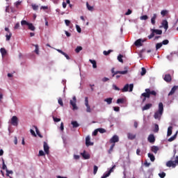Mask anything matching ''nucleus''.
Returning <instances> with one entry per match:
<instances>
[{"instance_id":"a19ab883","label":"nucleus","mask_w":178,"mask_h":178,"mask_svg":"<svg viewBox=\"0 0 178 178\" xmlns=\"http://www.w3.org/2000/svg\"><path fill=\"white\" fill-rule=\"evenodd\" d=\"M99 131V133H101L102 134H104V133H106V130L104 128H99L97 129Z\"/></svg>"},{"instance_id":"9d476101","label":"nucleus","mask_w":178,"mask_h":178,"mask_svg":"<svg viewBox=\"0 0 178 178\" xmlns=\"http://www.w3.org/2000/svg\"><path fill=\"white\" fill-rule=\"evenodd\" d=\"M143 97L145 98H149V88L145 89V92L142 93L140 98H143Z\"/></svg>"},{"instance_id":"13d9d810","label":"nucleus","mask_w":178,"mask_h":178,"mask_svg":"<svg viewBox=\"0 0 178 178\" xmlns=\"http://www.w3.org/2000/svg\"><path fill=\"white\" fill-rule=\"evenodd\" d=\"M161 44H163V45H168V44H169V40H163V42H161Z\"/></svg>"},{"instance_id":"412c9836","label":"nucleus","mask_w":178,"mask_h":178,"mask_svg":"<svg viewBox=\"0 0 178 178\" xmlns=\"http://www.w3.org/2000/svg\"><path fill=\"white\" fill-rule=\"evenodd\" d=\"M172 131H173V127L170 126L168 128L167 137H170V136H172Z\"/></svg>"},{"instance_id":"1a4fd4ad","label":"nucleus","mask_w":178,"mask_h":178,"mask_svg":"<svg viewBox=\"0 0 178 178\" xmlns=\"http://www.w3.org/2000/svg\"><path fill=\"white\" fill-rule=\"evenodd\" d=\"M167 168H176V163L173 161H168L166 163Z\"/></svg>"},{"instance_id":"49530a36","label":"nucleus","mask_w":178,"mask_h":178,"mask_svg":"<svg viewBox=\"0 0 178 178\" xmlns=\"http://www.w3.org/2000/svg\"><path fill=\"white\" fill-rule=\"evenodd\" d=\"M113 148H115V143H113L108 150V154H111L112 151H113Z\"/></svg>"},{"instance_id":"473e14b6","label":"nucleus","mask_w":178,"mask_h":178,"mask_svg":"<svg viewBox=\"0 0 178 178\" xmlns=\"http://www.w3.org/2000/svg\"><path fill=\"white\" fill-rule=\"evenodd\" d=\"M86 8L88 10H90V12H92V10H94V7L90 6V4L88 3V2L86 3Z\"/></svg>"},{"instance_id":"cd10ccee","label":"nucleus","mask_w":178,"mask_h":178,"mask_svg":"<svg viewBox=\"0 0 178 178\" xmlns=\"http://www.w3.org/2000/svg\"><path fill=\"white\" fill-rule=\"evenodd\" d=\"M28 29L31 31H34V30H35V26H34L32 23H29L28 24Z\"/></svg>"},{"instance_id":"de8ad7c7","label":"nucleus","mask_w":178,"mask_h":178,"mask_svg":"<svg viewBox=\"0 0 178 178\" xmlns=\"http://www.w3.org/2000/svg\"><path fill=\"white\" fill-rule=\"evenodd\" d=\"M145 73H147V70L145 67H142V71L140 72L141 76H145Z\"/></svg>"},{"instance_id":"ddd939ff","label":"nucleus","mask_w":178,"mask_h":178,"mask_svg":"<svg viewBox=\"0 0 178 178\" xmlns=\"http://www.w3.org/2000/svg\"><path fill=\"white\" fill-rule=\"evenodd\" d=\"M147 141H149V143H151L152 144H154V143H155V136H154V134L149 135L147 138Z\"/></svg>"},{"instance_id":"20e7f679","label":"nucleus","mask_w":178,"mask_h":178,"mask_svg":"<svg viewBox=\"0 0 178 178\" xmlns=\"http://www.w3.org/2000/svg\"><path fill=\"white\" fill-rule=\"evenodd\" d=\"M133 88H134V85L133 83H131L129 85V83H127L122 89V92H127V91H129V92H131V91H133Z\"/></svg>"},{"instance_id":"2eb2a0df","label":"nucleus","mask_w":178,"mask_h":178,"mask_svg":"<svg viewBox=\"0 0 178 178\" xmlns=\"http://www.w3.org/2000/svg\"><path fill=\"white\" fill-rule=\"evenodd\" d=\"M81 155L83 158V159H90V154L87 153L86 150H84L83 152L81 153Z\"/></svg>"},{"instance_id":"f03ea898","label":"nucleus","mask_w":178,"mask_h":178,"mask_svg":"<svg viewBox=\"0 0 178 178\" xmlns=\"http://www.w3.org/2000/svg\"><path fill=\"white\" fill-rule=\"evenodd\" d=\"M152 33L147 36V38H149V40H152V38H154V37H155V34H157L158 35H161L162 34V30L161 29H150Z\"/></svg>"},{"instance_id":"6e6d98bb","label":"nucleus","mask_w":178,"mask_h":178,"mask_svg":"<svg viewBox=\"0 0 178 178\" xmlns=\"http://www.w3.org/2000/svg\"><path fill=\"white\" fill-rule=\"evenodd\" d=\"M109 176H111V175L108 172H106V173H104L101 178H106V177H109Z\"/></svg>"},{"instance_id":"393cba45","label":"nucleus","mask_w":178,"mask_h":178,"mask_svg":"<svg viewBox=\"0 0 178 178\" xmlns=\"http://www.w3.org/2000/svg\"><path fill=\"white\" fill-rule=\"evenodd\" d=\"M156 17H157L156 14H154L151 19V23H152V24H153V26H154V24L156 23L155 20H156Z\"/></svg>"},{"instance_id":"39448f33","label":"nucleus","mask_w":178,"mask_h":178,"mask_svg":"<svg viewBox=\"0 0 178 178\" xmlns=\"http://www.w3.org/2000/svg\"><path fill=\"white\" fill-rule=\"evenodd\" d=\"M77 99L76 98V96H74L72 97V99L70 101V105L72 106V111H77L79 109V107H77Z\"/></svg>"},{"instance_id":"680f3d73","label":"nucleus","mask_w":178,"mask_h":178,"mask_svg":"<svg viewBox=\"0 0 178 178\" xmlns=\"http://www.w3.org/2000/svg\"><path fill=\"white\" fill-rule=\"evenodd\" d=\"M76 29L79 33H81V28H80V26L76 25Z\"/></svg>"},{"instance_id":"864d4df0","label":"nucleus","mask_w":178,"mask_h":178,"mask_svg":"<svg viewBox=\"0 0 178 178\" xmlns=\"http://www.w3.org/2000/svg\"><path fill=\"white\" fill-rule=\"evenodd\" d=\"M113 90H115V91H120V88H119V87H118L116 85L113 84Z\"/></svg>"},{"instance_id":"7ed1b4c3","label":"nucleus","mask_w":178,"mask_h":178,"mask_svg":"<svg viewBox=\"0 0 178 178\" xmlns=\"http://www.w3.org/2000/svg\"><path fill=\"white\" fill-rule=\"evenodd\" d=\"M129 72V67H124V71H116L115 72V68L111 69V73H113L112 77H115L116 74H127Z\"/></svg>"},{"instance_id":"7c9ffc66","label":"nucleus","mask_w":178,"mask_h":178,"mask_svg":"<svg viewBox=\"0 0 178 178\" xmlns=\"http://www.w3.org/2000/svg\"><path fill=\"white\" fill-rule=\"evenodd\" d=\"M176 137H177V132L168 139L169 143H172V141H175V140H176Z\"/></svg>"},{"instance_id":"6ab92c4d","label":"nucleus","mask_w":178,"mask_h":178,"mask_svg":"<svg viewBox=\"0 0 178 178\" xmlns=\"http://www.w3.org/2000/svg\"><path fill=\"white\" fill-rule=\"evenodd\" d=\"M178 86H173L172 88L171 89L170 92L168 93V96L170 97V95H173L175 92H176V90H177Z\"/></svg>"},{"instance_id":"f3484780","label":"nucleus","mask_w":178,"mask_h":178,"mask_svg":"<svg viewBox=\"0 0 178 178\" xmlns=\"http://www.w3.org/2000/svg\"><path fill=\"white\" fill-rule=\"evenodd\" d=\"M128 140H134L136 137H137V135L133 133H128L127 134Z\"/></svg>"},{"instance_id":"f257e3e1","label":"nucleus","mask_w":178,"mask_h":178,"mask_svg":"<svg viewBox=\"0 0 178 178\" xmlns=\"http://www.w3.org/2000/svg\"><path fill=\"white\" fill-rule=\"evenodd\" d=\"M163 115V103L160 102L159 104V110L154 113V118L158 120H161V118Z\"/></svg>"},{"instance_id":"0eeeda50","label":"nucleus","mask_w":178,"mask_h":178,"mask_svg":"<svg viewBox=\"0 0 178 178\" xmlns=\"http://www.w3.org/2000/svg\"><path fill=\"white\" fill-rule=\"evenodd\" d=\"M11 124H13V126H17V124H19V120L16 115L13 116L11 118Z\"/></svg>"},{"instance_id":"69168bd1","label":"nucleus","mask_w":178,"mask_h":178,"mask_svg":"<svg viewBox=\"0 0 178 178\" xmlns=\"http://www.w3.org/2000/svg\"><path fill=\"white\" fill-rule=\"evenodd\" d=\"M58 104L59 105H60V106H63V101L62 100V99H58Z\"/></svg>"},{"instance_id":"0e129e2a","label":"nucleus","mask_w":178,"mask_h":178,"mask_svg":"<svg viewBox=\"0 0 178 178\" xmlns=\"http://www.w3.org/2000/svg\"><path fill=\"white\" fill-rule=\"evenodd\" d=\"M30 131L31 135L33 136V137H37V134H35V132L34 131V130L31 129Z\"/></svg>"},{"instance_id":"bf43d9fd","label":"nucleus","mask_w":178,"mask_h":178,"mask_svg":"<svg viewBox=\"0 0 178 178\" xmlns=\"http://www.w3.org/2000/svg\"><path fill=\"white\" fill-rule=\"evenodd\" d=\"M44 155H45V153H44V151L40 150L38 156H44Z\"/></svg>"},{"instance_id":"603ef678","label":"nucleus","mask_w":178,"mask_h":178,"mask_svg":"<svg viewBox=\"0 0 178 178\" xmlns=\"http://www.w3.org/2000/svg\"><path fill=\"white\" fill-rule=\"evenodd\" d=\"M3 165H2V169L3 170H6V169H8V168L6 167V165L5 164V161L3 159Z\"/></svg>"},{"instance_id":"4d7b16f0","label":"nucleus","mask_w":178,"mask_h":178,"mask_svg":"<svg viewBox=\"0 0 178 178\" xmlns=\"http://www.w3.org/2000/svg\"><path fill=\"white\" fill-rule=\"evenodd\" d=\"M166 13H168V11L166 10H163L161 12V15L163 16H166Z\"/></svg>"},{"instance_id":"c85d7f7f","label":"nucleus","mask_w":178,"mask_h":178,"mask_svg":"<svg viewBox=\"0 0 178 178\" xmlns=\"http://www.w3.org/2000/svg\"><path fill=\"white\" fill-rule=\"evenodd\" d=\"M89 61L90 62V63H92V67L94 69H97V61H95V60H91V59H90Z\"/></svg>"},{"instance_id":"423d86ee","label":"nucleus","mask_w":178,"mask_h":178,"mask_svg":"<svg viewBox=\"0 0 178 178\" xmlns=\"http://www.w3.org/2000/svg\"><path fill=\"white\" fill-rule=\"evenodd\" d=\"M85 105L86 106V112L88 113H91L92 112V110L91 109V107L90 106V104H88V97H85Z\"/></svg>"},{"instance_id":"b1692460","label":"nucleus","mask_w":178,"mask_h":178,"mask_svg":"<svg viewBox=\"0 0 178 178\" xmlns=\"http://www.w3.org/2000/svg\"><path fill=\"white\" fill-rule=\"evenodd\" d=\"M33 129H35L38 137H40V138H42V135H41V134L40 133V130H38V127H37V126H33Z\"/></svg>"},{"instance_id":"a18cd8bd","label":"nucleus","mask_w":178,"mask_h":178,"mask_svg":"<svg viewBox=\"0 0 178 178\" xmlns=\"http://www.w3.org/2000/svg\"><path fill=\"white\" fill-rule=\"evenodd\" d=\"M122 58H123V56L122 54H120L118 56V60H119V62H121V63H123V59Z\"/></svg>"},{"instance_id":"37998d69","label":"nucleus","mask_w":178,"mask_h":178,"mask_svg":"<svg viewBox=\"0 0 178 178\" xmlns=\"http://www.w3.org/2000/svg\"><path fill=\"white\" fill-rule=\"evenodd\" d=\"M97 172H98V166L94 165V167H93V175H97Z\"/></svg>"},{"instance_id":"c03bdc74","label":"nucleus","mask_w":178,"mask_h":178,"mask_svg":"<svg viewBox=\"0 0 178 178\" xmlns=\"http://www.w3.org/2000/svg\"><path fill=\"white\" fill-rule=\"evenodd\" d=\"M111 52H113V50H108V51H104L103 54L105 56H108V55H109V54H111Z\"/></svg>"},{"instance_id":"5701e85b","label":"nucleus","mask_w":178,"mask_h":178,"mask_svg":"<svg viewBox=\"0 0 178 178\" xmlns=\"http://www.w3.org/2000/svg\"><path fill=\"white\" fill-rule=\"evenodd\" d=\"M151 151L152 152H154V154H157L158 151H159V147L158 146H152Z\"/></svg>"},{"instance_id":"f8f14e48","label":"nucleus","mask_w":178,"mask_h":178,"mask_svg":"<svg viewBox=\"0 0 178 178\" xmlns=\"http://www.w3.org/2000/svg\"><path fill=\"white\" fill-rule=\"evenodd\" d=\"M163 80H165L166 83H170V81H172V76L170 74H166L164 76Z\"/></svg>"},{"instance_id":"8fccbe9b","label":"nucleus","mask_w":178,"mask_h":178,"mask_svg":"<svg viewBox=\"0 0 178 178\" xmlns=\"http://www.w3.org/2000/svg\"><path fill=\"white\" fill-rule=\"evenodd\" d=\"M159 177H161V178H164V177L166 176V173L162 172H161V173L159 174Z\"/></svg>"},{"instance_id":"09e8293b","label":"nucleus","mask_w":178,"mask_h":178,"mask_svg":"<svg viewBox=\"0 0 178 178\" xmlns=\"http://www.w3.org/2000/svg\"><path fill=\"white\" fill-rule=\"evenodd\" d=\"M29 22H27V21H26V20H22V22H21V24H22V26H29Z\"/></svg>"},{"instance_id":"a878e982","label":"nucleus","mask_w":178,"mask_h":178,"mask_svg":"<svg viewBox=\"0 0 178 178\" xmlns=\"http://www.w3.org/2000/svg\"><path fill=\"white\" fill-rule=\"evenodd\" d=\"M147 156L149 158L151 162L155 161V156H154L152 154L148 153Z\"/></svg>"},{"instance_id":"774afa93","label":"nucleus","mask_w":178,"mask_h":178,"mask_svg":"<svg viewBox=\"0 0 178 178\" xmlns=\"http://www.w3.org/2000/svg\"><path fill=\"white\" fill-rule=\"evenodd\" d=\"M98 129H95L93 133H92V135L93 136H97V134H98Z\"/></svg>"},{"instance_id":"72a5a7b5","label":"nucleus","mask_w":178,"mask_h":178,"mask_svg":"<svg viewBox=\"0 0 178 178\" xmlns=\"http://www.w3.org/2000/svg\"><path fill=\"white\" fill-rule=\"evenodd\" d=\"M33 47H35V52L37 55H40V50L38 48V44H33Z\"/></svg>"},{"instance_id":"5fc2aeb1","label":"nucleus","mask_w":178,"mask_h":178,"mask_svg":"<svg viewBox=\"0 0 178 178\" xmlns=\"http://www.w3.org/2000/svg\"><path fill=\"white\" fill-rule=\"evenodd\" d=\"M148 15H143L140 17V20H147Z\"/></svg>"},{"instance_id":"338daca9","label":"nucleus","mask_w":178,"mask_h":178,"mask_svg":"<svg viewBox=\"0 0 178 178\" xmlns=\"http://www.w3.org/2000/svg\"><path fill=\"white\" fill-rule=\"evenodd\" d=\"M65 23L66 26H70V21H69V19H65Z\"/></svg>"},{"instance_id":"aec40b11","label":"nucleus","mask_w":178,"mask_h":178,"mask_svg":"<svg viewBox=\"0 0 178 178\" xmlns=\"http://www.w3.org/2000/svg\"><path fill=\"white\" fill-rule=\"evenodd\" d=\"M150 108H152V104H147L142 108V111H148Z\"/></svg>"},{"instance_id":"dca6fc26","label":"nucleus","mask_w":178,"mask_h":178,"mask_svg":"<svg viewBox=\"0 0 178 178\" xmlns=\"http://www.w3.org/2000/svg\"><path fill=\"white\" fill-rule=\"evenodd\" d=\"M57 52H59V54H61V55H63L65 56V58H66V59H67V60H70V57H69V55H67V54L65 53L63 51L57 49H56Z\"/></svg>"},{"instance_id":"4c0bfd02","label":"nucleus","mask_w":178,"mask_h":178,"mask_svg":"<svg viewBox=\"0 0 178 178\" xmlns=\"http://www.w3.org/2000/svg\"><path fill=\"white\" fill-rule=\"evenodd\" d=\"M159 131V126L158 125V124H155L154 132L158 133Z\"/></svg>"},{"instance_id":"2f4dec72","label":"nucleus","mask_w":178,"mask_h":178,"mask_svg":"<svg viewBox=\"0 0 178 178\" xmlns=\"http://www.w3.org/2000/svg\"><path fill=\"white\" fill-rule=\"evenodd\" d=\"M6 41H10V38H12V33L11 32H9L8 34H6Z\"/></svg>"},{"instance_id":"c9c22d12","label":"nucleus","mask_w":178,"mask_h":178,"mask_svg":"<svg viewBox=\"0 0 178 178\" xmlns=\"http://www.w3.org/2000/svg\"><path fill=\"white\" fill-rule=\"evenodd\" d=\"M6 176L10 178H12V177L9 176V175H13V171L6 169Z\"/></svg>"},{"instance_id":"bb28decb","label":"nucleus","mask_w":178,"mask_h":178,"mask_svg":"<svg viewBox=\"0 0 178 178\" xmlns=\"http://www.w3.org/2000/svg\"><path fill=\"white\" fill-rule=\"evenodd\" d=\"M71 124H72V127L74 129H76V127H79V126H80V124H79V122H77V121H72Z\"/></svg>"},{"instance_id":"3c124183","label":"nucleus","mask_w":178,"mask_h":178,"mask_svg":"<svg viewBox=\"0 0 178 178\" xmlns=\"http://www.w3.org/2000/svg\"><path fill=\"white\" fill-rule=\"evenodd\" d=\"M31 6L33 10H38V6L35 4H32Z\"/></svg>"},{"instance_id":"4be33fe9","label":"nucleus","mask_w":178,"mask_h":178,"mask_svg":"<svg viewBox=\"0 0 178 178\" xmlns=\"http://www.w3.org/2000/svg\"><path fill=\"white\" fill-rule=\"evenodd\" d=\"M136 47H143L142 39H138L135 42Z\"/></svg>"},{"instance_id":"f704fd0d","label":"nucleus","mask_w":178,"mask_h":178,"mask_svg":"<svg viewBox=\"0 0 178 178\" xmlns=\"http://www.w3.org/2000/svg\"><path fill=\"white\" fill-rule=\"evenodd\" d=\"M0 52L2 55V56H5V55H6V54H7L6 49L5 48H1L0 49Z\"/></svg>"},{"instance_id":"e2e57ef3","label":"nucleus","mask_w":178,"mask_h":178,"mask_svg":"<svg viewBox=\"0 0 178 178\" xmlns=\"http://www.w3.org/2000/svg\"><path fill=\"white\" fill-rule=\"evenodd\" d=\"M113 109L115 112H119V111H120V107L119 106H114Z\"/></svg>"},{"instance_id":"9b49d317","label":"nucleus","mask_w":178,"mask_h":178,"mask_svg":"<svg viewBox=\"0 0 178 178\" xmlns=\"http://www.w3.org/2000/svg\"><path fill=\"white\" fill-rule=\"evenodd\" d=\"M43 148L45 154L48 155V154H49V146H48V143H47V142H44Z\"/></svg>"},{"instance_id":"4468645a","label":"nucleus","mask_w":178,"mask_h":178,"mask_svg":"<svg viewBox=\"0 0 178 178\" xmlns=\"http://www.w3.org/2000/svg\"><path fill=\"white\" fill-rule=\"evenodd\" d=\"M161 25L165 29V30H168L169 29V23L168 22V20L163 19L161 22Z\"/></svg>"},{"instance_id":"6e6552de","label":"nucleus","mask_w":178,"mask_h":178,"mask_svg":"<svg viewBox=\"0 0 178 178\" xmlns=\"http://www.w3.org/2000/svg\"><path fill=\"white\" fill-rule=\"evenodd\" d=\"M115 143H119V136H118V135H114V136L110 139V143H111V144H115Z\"/></svg>"},{"instance_id":"a211bd4d","label":"nucleus","mask_w":178,"mask_h":178,"mask_svg":"<svg viewBox=\"0 0 178 178\" xmlns=\"http://www.w3.org/2000/svg\"><path fill=\"white\" fill-rule=\"evenodd\" d=\"M90 136H87L86 138V147H90V145H94V143H91L90 141Z\"/></svg>"},{"instance_id":"e433bc0d","label":"nucleus","mask_w":178,"mask_h":178,"mask_svg":"<svg viewBox=\"0 0 178 178\" xmlns=\"http://www.w3.org/2000/svg\"><path fill=\"white\" fill-rule=\"evenodd\" d=\"M149 95H154V97L156 96V92H155V90H152L151 91V89L149 88Z\"/></svg>"},{"instance_id":"ea45409f","label":"nucleus","mask_w":178,"mask_h":178,"mask_svg":"<svg viewBox=\"0 0 178 178\" xmlns=\"http://www.w3.org/2000/svg\"><path fill=\"white\" fill-rule=\"evenodd\" d=\"M162 45H163L162 42L157 43L156 44V51H158V49L162 48Z\"/></svg>"},{"instance_id":"c756f323","label":"nucleus","mask_w":178,"mask_h":178,"mask_svg":"<svg viewBox=\"0 0 178 178\" xmlns=\"http://www.w3.org/2000/svg\"><path fill=\"white\" fill-rule=\"evenodd\" d=\"M113 99L112 97L106 98L104 99V102H106L108 105H111V104H112Z\"/></svg>"},{"instance_id":"79ce46f5","label":"nucleus","mask_w":178,"mask_h":178,"mask_svg":"<svg viewBox=\"0 0 178 178\" xmlns=\"http://www.w3.org/2000/svg\"><path fill=\"white\" fill-rule=\"evenodd\" d=\"M117 104H124V99L123 98L118 99Z\"/></svg>"},{"instance_id":"58836bf2","label":"nucleus","mask_w":178,"mask_h":178,"mask_svg":"<svg viewBox=\"0 0 178 178\" xmlns=\"http://www.w3.org/2000/svg\"><path fill=\"white\" fill-rule=\"evenodd\" d=\"M80 51H83V47L81 46H78L75 49V52H76V54H79Z\"/></svg>"},{"instance_id":"052dcab7","label":"nucleus","mask_w":178,"mask_h":178,"mask_svg":"<svg viewBox=\"0 0 178 178\" xmlns=\"http://www.w3.org/2000/svg\"><path fill=\"white\" fill-rule=\"evenodd\" d=\"M116 168V165H113L108 172V173H109V175H111V173H112V172H113V169H115Z\"/></svg>"}]
</instances>
